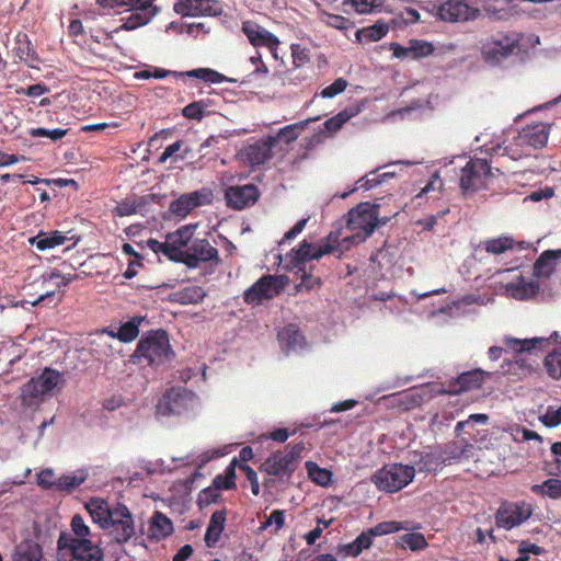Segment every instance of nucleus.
<instances>
[{
  "mask_svg": "<svg viewBox=\"0 0 561 561\" xmlns=\"http://www.w3.org/2000/svg\"><path fill=\"white\" fill-rule=\"evenodd\" d=\"M174 357L168 333L162 330L147 332L138 342L131 356L138 365L159 367L169 363Z\"/></svg>",
  "mask_w": 561,
  "mask_h": 561,
  "instance_id": "1",
  "label": "nucleus"
},
{
  "mask_svg": "<svg viewBox=\"0 0 561 561\" xmlns=\"http://www.w3.org/2000/svg\"><path fill=\"white\" fill-rule=\"evenodd\" d=\"M378 204L363 202L350 209L346 215V229L350 236L343 239L344 242L355 244L366 241L379 225H386L387 218H379Z\"/></svg>",
  "mask_w": 561,
  "mask_h": 561,
  "instance_id": "2",
  "label": "nucleus"
},
{
  "mask_svg": "<svg viewBox=\"0 0 561 561\" xmlns=\"http://www.w3.org/2000/svg\"><path fill=\"white\" fill-rule=\"evenodd\" d=\"M304 450L305 444L302 442L288 445L285 450L272 453L259 469L268 476L289 481L299 467Z\"/></svg>",
  "mask_w": 561,
  "mask_h": 561,
  "instance_id": "3",
  "label": "nucleus"
},
{
  "mask_svg": "<svg viewBox=\"0 0 561 561\" xmlns=\"http://www.w3.org/2000/svg\"><path fill=\"white\" fill-rule=\"evenodd\" d=\"M550 127L545 123L529 124L523 127L513 142L504 148V152L513 160L529 156L534 149H540L547 145Z\"/></svg>",
  "mask_w": 561,
  "mask_h": 561,
  "instance_id": "4",
  "label": "nucleus"
},
{
  "mask_svg": "<svg viewBox=\"0 0 561 561\" xmlns=\"http://www.w3.org/2000/svg\"><path fill=\"white\" fill-rule=\"evenodd\" d=\"M65 379L56 369L45 368L38 377L28 380L22 387L21 400L23 405L32 407L41 401L45 394H50L55 389H61Z\"/></svg>",
  "mask_w": 561,
  "mask_h": 561,
  "instance_id": "5",
  "label": "nucleus"
},
{
  "mask_svg": "<svg viewBox=\"0 0 561 561\" xmlns=\"http://www.w3.org/2000/svg\"><path fill=\"white\" fill-rule=\"evenodd\" d=\"M415 476L412 466L402 463H390L377 470L371 481L381 491L392 493L408 485Z\"/></svg>",
  "mask_w": 561,
  "mask_h": 561,
  "instance_id": "6",
  "label": "nucleus"
},
{
  "mask_svg": "<svg viewBox=\"0 0 561 561\" xmlns=\"http://www.w3.org/2000/svg\"><path fill=\"white\" fill-rule=\"evenodd\" d=\"M57 549L67 551L77 561H103V549L90 538H77L71 534L60 533L57 540Z\"/></svg>",
  "mask_w": 561,
  "mask_h": 561,
  "instance_id": "7",
  "label": "nucleus"
},
{
  "mask_svg": "<svg viewBox=\"0 0 561 561\" xmlns=\"http://www.w3.org/2000/svg\"><path fill=\"white\" fill-rule=\"evenodd\" d=\"M103 530H108L110 537L118 545L128 542L136 533L135 519L129 508L122 503H115Z\"/></svg>",
  "mask_w": 561,
  "mask_h": 561,
  "instance_id": "8",
  "label": "nucleus"
},
{
  "mask_svg": "<svg viewBox=\"0 0 561 561\" xmlns=\"http://www.w3.org/2000/svg\"><path fill=\"white\" fill-rule=\"evenodd\" d=\"M534 513V507L526 501H503L495 512V526L501 529L512 530L527 522Z\"/></svg>",
  "mask_w": 561,
  "mask_h": 561,
  "instance_id": "9",
  "label": "nucleus"
},
{
  "mask_svg": "<svg viewBox=\"0 0 561 561\" xmlns=\"http://www.w3.org/2000/svg\"><path fill=\"white\" fill-rule=\"evenodd\" d=\"M286 276L265 274L252 284L243 294L248 305H260L278 296L285 287Z\"/></svg>",
  "mask_w": 561,
  "mask_h": 561,
  "instance_id": "10",
  "label": "nucleus"
},
{
  "mask_svg": "<svg viewBox=\"0 0 561 561\" xmlns=\"http://www.w3.org/2000/svg\"><path fill=\"white\" fill-rule=\"evenodd\" d=\"M196 401L193 391L185 388H171L157 405V413L162 416L182 415L192 410Z\"/></svg>",
  "mask_w": 561,
  "mask_h": 561,
  "instance_id": "11",
  "label": "nucleus"
},
{
  "mask_svg": "<svg viewBox=\"0 0 561 561\" xmlns=\"http://www.w3.org/2000/svg\"><path fill=\"white\" fill-rule=\"evenodd\" d=\"M492 176L491 167L484 159H470L462 168L460 188L463 193L476 192L488 187Z\"/></svg>",
  "mask_w": 561,
  "mask_h": 561,
  "instance_id": "12",
  "label": "nucleus"
},
{
  "mask_svg": "<svg viewBox=\"0 0 561 561\" xmlns=\"http://www.w3.org/2000/svg\"><path fill=\"white\" fill-rule=\"evenodd\" d=\"M180 263L185 264L188 268H196L205 263L218 265L220 263L219 252L207 239L195 238L183 257L180 259Z\"/></svg>",
  "mask_w": 561,
  "mask_h": 561,
  "instance_id": "13",
  "label": "nucleus"
},
{
  "mask_svg": "<svg viewBox=\"0 0 561 561\" xmlns=\"http://www.w3.org/2000/svg\"><path fill=\"white\" fill-rule=\"evenodd\" d=\"M518 38L506 34L500 35L497 38L488 41L482 46V57L485 62L497 65L518 48Z\"/></svg>",
  "mask_w": 561,
  "mask_h": 561,
  "instance_id": "14",
  "label": "nucleus"
},
{
  "mask_svg": "<svg viewBox=\"0 0 561 561\" xmlns=\"http://www.w3.org/2000/svg\"><path fill=\"white\" fill-rule=\"evenodd\" d=\"M242 32L247 36L250 44L254 47H266L272 54L274 59H278L279 39L265 27L253 21H245L242 23Z\"/></svg>",
  "mask_w": 561,
  "mask_h": 561,
  "instance_id": "15",
  "label": "nucleus"
},
{
  "mask_svg": "<svg viewBox=\"0 0 561 561\" xmlns=\"http://www.w3.org/2000/svg\"><path fill=\"white\" fill-rule=\"evenodd\" d=\"M490 374L477 368L470 371L461 373L457 378L449 380L443 385L438 393L459 394L471 390L480 389L482 383Z\"/></svg>",
  "mask_w": 561,
  "mask_h": 561,
  "instance_id": "16",
  "label": "nucleus"
},
{
  "mask_svg": "<svg viewBox=\"0 0 561 561\" xmlns=\"http://www.w3.org/2000/svg\"><path fill=\"white\" fill-rule=\"evenodd\" d=\"M479 15L480 9L466 0H448L438 8V16L447 22H467L476 20Z\"/></svg>",
  "mask_w": 561,
  "mask_h": 561,
  "instance_id": "17",
  "label": "nucleus"
},
{
  "mask_svg": "<svg viewBox=\"0 0 561 561\" xmlns=\"http://www.w3.org/2000/svg\"><path fill=\"white\" fill-rule=\"evenodd\" d=\"M174 11L183 16H217L222 13L218 0H180L174 3Z\"/></svg>",
  "mask_w": 561,
  "mask_h": 561,
  "instance_id": "18",
  "label": "nucleus"
},
{
  "mask_svg": "<svg viewBox=\"0 0 561 561\" xmlns=\"http://www.w3.org/2000/svg\"><path fill=\"white\" fill-rule=\"evenodd\" d=\"M259 197L260 191L254 184L232 185L225 191L227 206L238 210L254 205Z\"/></svg>",
  "mask_w": 561,
  "mask_h": 561,
  "instance_id": "19",
  "label": "nucleus"
},
{
  "mask_svg": "<svg viewBox=\"0 0 561 561\" xmlns=\"http://www.w3.org/2000/svg\"><path fill=\"white\" fill-rule=\"evenodd\" d=\"M273 140L274 138L265 137L243 147L240 151L242 161L251 168L267 162L273 156Z\"/></svg>",
  "mask_w": 561,
  "mask_h": 561,
  "instance_id": "20",
  "label": "nucleus"
},
{
  "mask_svg": "<svg viewBox=\"0 0 561 561\" xmlns=\"http://www.w3.org/2000/svg\"><path fill=\"white\" fill-rule=\"evenodd\" d=\"M87 476V473L81 471L79 473L64 474L55 481H48L46 477H54V471L51 469H45L38 474V484L45 489H55L70 493L85 481Z\"/></svg>",
  "mask_w": 561,
  "mask_h": 561,
  "instance_id": "21",
  "label": "nucleus"
},
{
  "mask_svg": "<svg viewBox=\"0 0 561 561\" xmlns=\"http://www.w3.org/2000/svg\"><path fill=\"white\" fill-rule=\"evenodd\" d=\"M195 225H185L167 234L172 251L171 261L180 262V259L183 257L186 249L190 248L195 239Z\"/></svg>",
  "mask_w": 561,
  "mask_h": 561,
  "instance_id": "22",
  "label": "nucleus"
},
{
  "mask_svg": "<svg viewBox=\"0 0 561 561\" xmlns=\"http://www.w3.org/2000/svg\"><path fill=\"white\" fill-rule=\"evenodd\" d=\"M129 8L133 10L131 14L126 18L123 25L114 32H118L119 30L130 31L146 25L156 14V9L152 8L151 0H140L135 7Z\"/></svg>",
  "mask_w": 561,
  "mask_h": 561,
  "instance_id": "23",
  "label": "nucleus"
},
{
  "mask_svg": "<svg viewBox=\"0 0 561 561\" xmlns=\"http://www.w3.org/2000/svg\"><path fill=\"white\" fill-rule=\"evenodd\" d=\"M331 249L330 245H316L304 240L296 250H293L294 266L299 268L301 264L312 260H319L323 255L330 254Z\"/></svg>",
  "mask_w": 561,
  "mask_h": 561,
  "instance_id": "24",
  "label": "nucleus"
},
{
  "mask_svg": "<svg viewBox=\"0 0 561 561\" xmlns=\"http://www.w3.org/2000/svg\"><path fill=\"white\" fill-rule=\"evenodd\" d=\"M113 506L106 500L102 497H91L84 507L89 512L93 523H95L101 529L107 524L108 518L112 516Z\"/></svg>",
  "mask_w": 561,
  "mask_h": 561,
  "instance_id": "25",
  "label": "nucleus"
},
{
  "mask_svg": "<svg viewBox=\"0 0 561 561\" xmlns=\"http://www.w3.org/2000/svg\"><path fill=\"white\" fill-rule=\"evenodd\" d=\"M13 51L21 61L26 62L30 67H35V62L39 60L26 33H19L15 36Z\"/></svg>",
  "mask_w": 561,
  "mask_h": 561,
  "instance_id": "26",
  "label": "nucleus"
},
{
  "mask_svg": "<svg viewBox=\"0 0 561 561\" xmlns=\"http://www.w3.org/2000/svg\"><path fill=\"white\" fill-rule=\"evenodd\" d=\"M173 530V523L167 515L159 511L153 513L149 523L150 538L159 541L171 536Z\"/></svg>",
  "mask_w": 561,
  "mask_h": 561,
  "instance_id": "27",
  "label": "nucleus"
},
{
  "mask_svg": "<svg viewBox=\"0 0 561 561\" xmlns=\"http://www.w3.org/2000/svg\"><path fill=\"white\" fill-rule=\"evenodd\" d=\"M43 549L32 539L22 540L12 552V561H41Z\"/></svg>",
  "mask_w": 561,
  "mask_h": 561,
  "instance_id": "28",
  "label": "nucleus"
},
{
  "mask_svg": "<svg viewBox=\"0 0 561 561\" xmlns=\"http://www.w3.org/2000/svg\"><path fill=\"white\" fill-rule=\"evenodd\" d=\"M526 242H516L512 237L508 236H500L497 238L486 239L482 242L483 249L493 255H500L504 252L514 249L518 245L520 249L526 248Z\"/></svg>",
  "mask_w": 561,
  "mask_h": 561,
  "instance_id": "29",
  "label": "nucleus"
},
{
  "mask_svg": "<svg viewBox=\"0 0 561 561\" xmlns=\"http://www.w3.org/2000/svg\"><path fill=\"white\" fill-rule=\"evenodd\" d=\"M226 516V510L216 511L211 514L205 533V542L208 547H213L219 540L225 529Z\"/></svg>",
  "mask_w": 561,
  "mask_h": 561,
  "instance_id": "30",
  "label": "nucleus"
},
{
  "mask_svg": "<svg viewBox=\"0 0 561 561\" xmlns=\"http://www.w3.org/2000/svg\"><path fill=\"white\" fill-rule=\"evenodd\" d=\"M506 290L515 299H529L538 293L539 285L534 280L526 282L519 276L516 282L506 285Z\"/></svg>",
  "mask_w": 561,
  "mask_h": 561,
  "instance_id": "31",
  "label": "nucleus"
},
{
  "mask_svg": "<svg viewBox=\"0 0 561 561\" xmlns=\"http://www.w3.org/2000/svg\"><path fill=\"white\" fill-rule=\"evenodd\" d=\"M278 341L289 351L302 346L305 336L296 324L290 323L278 332Z\"/></svg>",
  "mask_w": 561,
  "mask_h": 561,
  "instance_id": "32",
  "label": "nucleus"
},
{
  "mask_svg": "<svg viewBox=\"0 0 561 561\" xmlns=\"http://www.w3.org/2000/svg\"><path fill=\"white\" fill-rule=\"evenodd\" d=\"M67 238L62 232L55 230L50 232H39L37 236L30 239V243L39 251H45L64 244Z\"/></svg>",
  "mask_w": 561,
  "mask_h": 561,
  "instance_id": "33",
  "label": "nucleus"
},
{
  "mask_svg": "<svg viewBox=\"0 0 561 561\" xmlns=\"http://www.w3.org/2000/svg\"><path fill=\"white\" fill-rule=\"evenodd\" d=\"M561 259V249L558 250H546L534 264V271L537 275H550L558 260Z\"/></svg>",
  "mask_w": 561,
  "mask_h": 561,
  "instance_id": "34",
  "label": "nucleus"
},
{
  "mask_svg": "<svg viewBox=\"0 0 561 561\" xmlns=\"http://www.w3.org/2000/svg\"><path fill=\"white\" fill-rule=\"evenodd\" d=\"M444 454L438 448L432 449L428 453H423L416 462L419 471L421 472H435L446 466Z\"/></svg>",
  "mask_w": 561,
  "mask_h": 561,
  "instance_id": "35",
  "label": "nucleus"
},
{
  "mask_svg": "<svg viewBox=\"0 0 561 561\" xmlns=\"http://www.w3.org/2000/svg\"><path fill=\"white\" fill-rule=\"evenodd\" d=\"M172 296V300L180 305H194L206 297V291L201 286L191 285L173 293Z\"/></svg>",
  "mask_w": 561,
  "mask_h": 561,
  "instance_id": "36",
  "label": "nucleus"
},
{
  "mask_svg": "<svg viewBox=\"0 0 561 561\" xmlns=\"http://www.w3.org/2000/svg\"><path fill=\"white\" fill-rule=\"evenodd\" d=\"M311 121L312 119H306L299 123L286 125L280 128L276 135H270L267 137L274 138L273 147H275L278 141H284L285 144L289 145L299 137L300 130H302Z\"/></svg>",
  "mask_w": 561,
  "mask_h": 561,
  "instance_id": "37",
  "label": "nucleus"
},
{
  "mask_svg": "<svg viewBox=\"0 0 561 561\" xmlns=\"http://www.w3.org/2000/svg\"><path fill=\"white\" fill-rule=\"evenodd\" d=\"M420 526L411 525L409 522H382L367 529L371 538L397 533L399 530L419 529Z\"/></svg>",
  "mask_w": 561,
  "mask_h": 561,
  "instance_id": "38",
  "label": "nucleus"
},
{
  "mask_svg": "<svg viewBox=\"0 0 561 561\" xmlns=\"http://www.w3.org/2000/svg\"><path fill=\"white\" fill-rule=\"evenodd\" d=\"M389 26L382 21H378L375 24L357 30L356 38L358 42H377L387 35Z\"/></svg>",
  "mask_w": 561,
  "mask_h": 561,
  "instance_id": "39",
  "label": "nucleus"
},
{
  "mask_svg": "<svg viewBox=\"0 0 561 561\" xmlns=\"http://www.w3.org/2000/svg\"><path fill=\"white\" fill-rule=\"evenodd\" d=\"M373 545V538L368 530L363 531L356 539L350 543L343 545L340 548V552H343L345 556L357 557L364 550L370 548Z\"/></svg>",
  "mask_w": 561,
  "mask_h": 561,
  "instance_id": "40",
  "label": "nucleus"
},
{
  "mask_svg": "<svg viewBox=\"0 0 561 561\" xmlns=\"http://www.w3.org/2000/svg\"><path fill=\"white\" fill-rule=\"evenodd\" d=\"M530 490L537 495L547 496L552 500H559L561 499V480L548 479L541 484H533Z\"/></svg>",
  "mask_w": 561,
  "mask_h": 561,
  "instance_id": "41",
  "label": "nucleus"
},
{
  "mask_svg": "<svg viewBox=\"0 0 561 561\" xmlns=\"http://www.w3.org/2000/svg\"><path fill=\"white\" fill-rule=\"evenodd\" d=\"M398 545L403 549H410L411 551H420L425 549L428 543L423 534L412 531L404 534L398 538Z\"/></svg>",
  "mask_w": 561,
  "mask_h": 561,
  "instance_id": "42",
  "label": "nucleus"
},
{
  "mask_svg": "<svg viewBox=\"0 0 561 561\" xmlns=\"http://www.w3.org/2000/svg\"><path fill=\"white\" fill-rule=\"evenodd\" d=\"M141 321V317H134L123 323L116 333L117 340L125 343L134 341L139 334V325Z\"/></svg>",
  "mask_w": 561,
  "mask_h": 561,
  "instance_id": "43",
  "label": "nucleus"
},
{
  "mask_svg": "<svg viewBox=\"0 0 561 561\" xmlns=\"http://www.w3.org/2000/svg\"><path fill=\"white\" fill-rule=\"evenodd\" d=\"M306 469L308 471L309 478L317 484L321 486H327L332 480V473L328 469L320 468L313 461L306 462Z\"/></svg>",
  "mask_w": 561,
  "mask_h": 561,
  "instance_id": "44",
  "label": "nucleus"
},
{
  "mask_svg": "<svg viewBox=\"0 0 561 561\" xmlns=\"http://www.w3.org/2000/svg\"><path fill=\"white\" fill-rule=\"evenodd\" d=\"M547 374L556 380L561 379V347L550 352L543 362Z\"/></svg>",
  "mask_w": 561,
  "mask_h": 561,
  "instance_id": "45",
  "label": "nucleus"
},
{
  "mask_svg": "<svg viewBox=\"0 0 561 561\" xmlns=\"http://www.w3.org/2000/svg\"><path fill=\"white\" fill-rule=\"evenodd\" d=\"M91 352L98 359L108 358L115 354V350L105 335H98L91 342Z\"/></svg>",
  "mask_w": 561,
  "mask_h": 561,
  "instance_id": "46",
  "label": "nucleus"
},
{
  "mask_svg": "<svg viewBox=\"0 0 561 561\" xmlns=\"http://www.w3.org/2000/svg\"><path fill=\"white\" fill-rule=\"evenodd\" d=\"M213 485L217 490H234L237 488L236 484V470L233 465H230L225 470L224 474H217L213 480Z\"/></svg>",
  "mask_w": 561,
  "mask_h": 561,
  "instance_id": "47",
  "label": "nucleus"
},
{
  "mask_svg": "<svg viewBox=\"0 0 561 561\" xmlns=\"http://www.w3.org/2000/svg\"><path fill=\"white\" fill-rule=\"evenodd\" d=\"M209 106V100H199L187 104L182 110V115L188 119L201 121L204 118L207 107Z\"/></svg>",
  "mask_w": 561,
  "mask_h": 561,
  "instance_id": "48",
  "label": "nucleus"
},
{
  "mask_svg": "<svg viewBox=\"0 0 561 561\" xmlns=\"http://www.w3.org/2000/svg\"><path fill=\"white\" fill-rule=\"evenodd\" d=\"M183 76H187L191 78H198L206 82L211 83H220L225 80L224 75L217 72L216 70L208 69V68H198L194 70H190L186 72H182Z\"/></svg>",
  "mask_w": 561,
  "mask_h": 561,
  "instance_id": "49",
  "label": "nucleus"
},
{
  "mask_svg": "<svg viewBox=\"0 0 561 561\" xmlns=\"http://www.w3.org/2000/svg\"><path fill=\"white\" fill-rule=\"evenodd\" d=\"M193 208H197L205 205H210L214 199L213 191L209 187H203L192 193H186Z\"/></svg>",
  "mask_w": 561,
  "mask_h": 561,
  "instance_id": "50",
  "label": "nucleus"
},
{
  "mask_svg": "<svg viewBox=\"0 0 561 561\" xmlns=\"http://www.w3.org/2000/svg\"><path fill=\"white\" fill-rule=\"evenodd\" d=\"M170 211L181 218L186 217L194 208L191 204V201L187 196V194H182L179 198L171 202Z\"/></svg>",
  "mask_w": 561,
  "mask_h": 561,
  "instance_id": "51",
  "label": "nucleus"
},
{
  "mask_svg": "<svg viewBox=\"0 0 561 561\" xmlns=\"http://www.w3.org/2000/svg\"><path fill=\"white\" fill-rule=\"evenodd\" d=\"M354 10L359 14H369L380 11L385 0H350Z\"/></svg>",
  "mask_w": 561,
  "mask_h": 561,
  "instance_id": "52",
  "label": "nucleus"
},
{
  "mask_svg": "<svg viewBox=\"0 0 561 561\" xmlns=\"http://www.w3.org/2000/svg\"><path fill=\"white\" fill-rule=\"evenodd\" d=\"M354 115L353 111L344 110L324 122V127L329 133H335Z\"/></svg>",
  "mask_w": 561,
  "mask_h": 561,
  "instance_id": "53",
  "label": "nucleus"
},
{
  "mask_svg": "<svg viewBox=\"0 0 561 561\" xmlns=\"http://www.w3.org/2000/svg\"><path fill=\"white\" fill-rule=\"evenodd\" d=\"M411 58L419 59L430 56L434 51V46L425 41L413 39L410 42Z\"/></svg>",
  "mask_w": 561,
  "mask_h": 561,
  "instance_id": "54",
  "label": "nucleus"
},
{
  "mask_svg": "<svg viewBox=\"0 0 561 561\" xmlns=\"http://www.w3.org/2000/svg\"><path fill=\"white\" fill-rule=\"evenodd\" d=\"M299 272H302L300 283L296 285V290L300 291L302 289L312 290L319 288L322 285V280L318 276L311 275V273H307L305 267H299Z\"/></svg>",
  "mask_w": 561,
  "mask_h": 561,
  "instance_id": "55",
  "label": "nucleus"
},
{
  "mask_svg": "<svg viewBox=\"0 0 561 561\" xmlns=\"http://www.w3.org/2000/svg\"><path fill=\"white\" fill-rule=\"evenodd\" d=\"M70 527H71V531H72V534H71L72 537L90 538V536H91V529L85 524L83 517L80 514H76L71 518Z\"/></svg>",
  "mask_w": 561,
  "mask_h": 561,
  "instance_id": "56",
  "label": "nucleus"
},
{
  "mask_svg": "<svg viewBox=\"0 0 561 561\" xmlns=\"http://www.w3.org/2000/svg\"><path fill=\"white\" fill-rule=\"evenodd\" d=\"M221 499L219 490L214 485L203 489L197 497V504L202 508L213 503H217Z\"/></svg>",
  "mask_w": 561,
  "mask_h": 561,
  "instance_id": "57",
  "label": "nucleus"
},
{
  "mask_svg": "<svg viewBox=\"0 0 561 561\" xmlns=\"http://www.w3.org/2000/svg\"><path fill=\"white\" fill-rule=\"evenodd\" d=\"M438 450L444 454L443 458L446 465H450L453 461L459 460L465 451L456 442H450L446 444L444 448H438Z\"/></svg>",
  "mask_w": 561,
  "mask_h": 561,
  "instance_id": "58",
  "label": "nucleus"
},
{
  "mask_svg": "<svg viewBox=\"0 0 561 561\" xmlns=\"http://www.w3.org/2000/svg\"><path fill=\"white\" fill-rule=\"evenodd\" d=\"M293 62L296 67H301L310 61V50L300 44L290 46Z\"/></svg>",
  "mask_w": 561,
  "mask_h": 561,
  "instance_id": "59",
  "label": "nucleus"
},
{
  "mask_svg": "<svg viewBox=\"0 0 561 561\" xmlns=\"http://www.w3.org/2000/svg\"><path fill=\"white\" fill-rule=\"evenodd\" d=\"M322 21L336 30H347L351 26V21L342 15L323 13Z\"/></svg>",
  "mask_w": 561,
  "mask_h": 561,
  "instance_id": "60",
  "label": "nucleus"
},
{
  "mask_svg": "<svg viewBox=\"0 0 561 561\" xmlns=\"http://www.w3.org/2000/svg\"><path fill=\"white\" fill-rule=\"evenodd\" d=\"M347 84L348 83L345 79L337 78L321 91V96L324 99L334 98L342 93L346 89Z\"/></svg>",
  "mask_w": 561,
  "mask_h": 561,
  "instance_id": "61",
  "label": "nucleus"
},
{
  "mask_svg": "<svg viewBox=\"0 0 561 561\" xmlns=\"http://www.w3.org/2000/svg\"><path fill=\"white\" fill-rule=\"evenodd\" d=\"M147 247L154 252L156 254H163L169 260H171L172 251L170 247V242L168 240V237H165L164 242H160L157 239H148L147 240Z\"/></svg>",
  "mask_w": 561,
  "mask_h": 561,
  "instance_id": "62",
  "label": "nucleus"
},
{
  "mask_svg": "<svg viewBox=\"0 0 561 561\" xmlns=\"http://www.w3.org/2000/svg\"><path fill=\"white\" fill-rule=\"evenodd\" d=\"M389 176H393V174L385 172L382 174H377L374 178L364 176L357 181L358 188L371 190L377 185L381 184L382 182H385L386 179Z\"/></svg>",
  "mask_w": 561,
  "mask_h": 561,
  "instance_id": "63",
  "label": "nucleus"
},
{
  "mask_svg": "<svg viewBox=\"0 0 561 561\" xmlns=\"http://www.w3.org/2000/svg\"><path fill=\"white\" fill-rule=\"evenodd\" d=\"M540 421L548 427H556L561 424V407L557 410L549 408L547 412L540 416Z\"/></svg>",
  "mask_w": 561,
  "mask_h": 561,
  "instance_id": "64",
  "label": "nucleus"
}]
</instances>
